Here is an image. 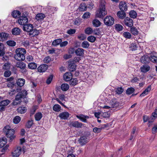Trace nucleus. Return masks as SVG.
<instances>
[{
  "label": "nucleus",
  "instance_id": "obj_62",
  "mask_svg": "<svg viewBox=\"0 0 157 157\" xmlns=\"http://www.w3.org/2000/svg\"><path fill=\"white\" fill-rule=\"evenodd\" d=\"M11 74V72L9 70H6L4 73V76L6 77H9Z\"/></svg>",
  "mask_w": 157,
  "mask_h": 157
},
{
  "label": "nucleus",
  "instance_id": "obj_17",
  "mask_svg": "<svg viewBox=\"0 0 157 157\" xmlns=\"http://www.w3.org/2000/svg\"><path fill=\"white\" fill-rule=\"evenodd\" d=\"M48 68V66L46 64H42L40 65L37 68L38 71L40 72H45Z\"/></svg>",
  "mask_w": 157,
  "mask_h": 157
},
{
  "label": "nucleus",
  "instance_id": "obj_35",
  "mask_svg": "<svg viewBox=\"0 0 157 157\" xmlns=\"http://www.w3.org/2000/svg\"><path fill=\"white\" fill-rule=\"evenodd\" d=\"M149 59V57L146 56H144L141 57L140 60L142 63H146L148 62Z\"/></svg>",
  "mask_w": 157,
  "mask_h": 157
},
{
  "label": "nucleus",
  "instance_id": "obj_8",
  "mask_svg": "<svg viewBox=\"0 0 157 157\" xmlns=\"http://www.w3.org/2000/svg\"><path fill=\"white\" fill-rule=\"evenodd\" d=\"M157 117V107L156 108L154 112L152 114V116L149 118L148 122V126L150 127L154 121Z\"/></svg>",
  "mask_w": 157,
  "mask_h": 157
},
{
  "label": "nucleus",
  "instance_id": "obj_36",
  "mask_svg": "<svg viewBox=\"0 0 157 157\" xmlns=\"http://www.w3.org/2000/svg\"><path fill=\"white\" fill-rule=\"evenodd\" d=\"M17 111L21 114L24 113L26 111V108L25 107H20L17 109Z\"/></svg>",
  "mask_w": 157,
  "mask_h": 157
},
{
  "label": "nucleus",
  "instance_id": "obj_15",
  "mask_svg": "<svg viewBox=\"0 0 157 157\" xmlns=\"http://www.w3.org/2000/svg\"><path fill=\"white\" fill-rule=\"evenodd\" d=\"M59 98H57L55 99L56 100L62 105L64 107H65V105L60 101V100H61L62 101H63L65 100V95L63 94H60L59 96Z\"/></svg>",
  "mask_w": 157,
  "mask_h": 157
},
{
  "label": "nucleus",
  "instance_id": "obj_9",
  "mask_svg": "<svg viewBox=\"0 0 157 157\" xmlns=\"http://www.w3.org/2000/svg\"><path fill=\"white\" fill-rule=\"evenodd\" d=\"M124 22L126 26L131 27L133 25V21L130 17H127L124 18Z\"/></svg>",
  "mask_w": 157,
  "mask_h": 157
},
{
  "label": "nucleus",
  "instance_id": "obj_28",
  "mask_svg": "<svg viewBox=\"0 0 157 157\" xmlns=\"http://www.w3.org/2000/svg\"><path fill=\"white\" fill-rule=\"evenodd\" d=\"M92 24L94 27H97L100 26L101 22L98 20L95 19L93 20Z\"/></svg>",
  "mask_w": 157,
  "mask_h": 157
},
{
  "label": "nucleus",
  "instance_id": "obj_56",
  "mask_svg": "<svg viewBox=\"0 0 157 157\" xmlns=\"http://www.w3.org/2000/svg\"><path fill=\"white\" fill-rule=\"evenodd\" d=\"M96 39V37L93 36H90L87 38V40L91 43L94 42Z\"/></svg>",
  "mask_w": 157,
  "mask_h": 157
},
{
  "label": "nucleus",
  "instance_id": "obj_22",
  "mask_svg": "<svg viewBox=\"0 0 157 157\" xmlns=\"http://www.w3.org/2000/svg\"><path fill=\"white\" fill-rule=\"evenodd\" d=\"M9 34L5 33H0V41H3L7 39Z\"/></svg>",
  "mask_w": 157,
  "mask_h": 157
},
{
  "label": "nucleus",
  "instance_id": "obj_63",
  "mask_svg": "<svg viewBox=\"0 0 157 157\" xmlns=\"http://www.w3.org/2000/svg\"><path fill=\"white\" fill-rule=\"evenodd\" d=\"M130 48L131 50L132 51L135 50L136 49V44L134 43H132L131 44Z\"/></svg>",
  "mask_w": 157,
  "mask_h": 157
},
{
  "label": "nucleus",
  "instance_id": "obj_27",
  "mask_svg": "<svg viewBox=\"0 0 157 157\" xmlns=\"http://www.w3.org/2000/svg\"><path fill=\"white\" fill-rule=\"evenodd\" d=\"M110 114L111 112L109 111L102 112L101 114V117L104 118H109L110 116Z\"/></svg>",
  "mask_w": 157,
  "mask_h": 157
},
{
  "label": "nucleus",
  "instance_id": "obj_37",
  "mask_svg": "<svg viewBox=\"0 0 157 157\" xmlns=\"http://www.w3.org/2000/svg\"><path fill=\"white\" fill-rule=\"evenodd\" d=\"M42 117V115L40 112L37 113L35 115V119L36 121H40Z\"/></svg>",
  "mask_w": 157,
  "mask_h": 157
},
{
  "label": "nucleus",
  "instance_id": "obj_45",
  "mask_svg": "<svg viewBox=\"0 0 157 157\" xmlns=\"http://www.w3.org/2000/svg\"><path fill=\"white\" fill-rule=\"evenodd\" d=\"M6 139H2L0 140V147H3L6 143Z\"/></svg>",
  "mask_w": 157,
  "mask_h": 157
},
{
  "label": "nucleus",
  "instance_id": "obj_32",
  "mask_svg": "<svg viewBox=\"0 0 157 157\" xmlns=\"http://www.w3.org/2000/svg\"><path fill=\"white\" fill-rule=\"evenodd\" d=\"M62 42V40L61 39L55 40L52 42V45L54 46H56L60 44Z\"/></svg>",
  "mask_w": 157,
  "mask_h": 157
},
{
  "label": "nucleus",
  "instance_id": "obj_20",
  "mask_svg": "<svg viewBox=\"0 0 157 157\" xmlns=\"http://www.w3.org/2000/svg\"><path fill=\"white\" fill-rule=\"evenodd\" d=\"M119 7L120 10H127V5L124 1H121L120 3Z\"/></svg>",
  "mask_w": 157,
  "mask_h": 157
},
{
  "label": "nucleus",
  "instance_id": "obj_1",
  "mask_svg": "<svg viewBox=\"0 0 157 157\" xmlns=\"http://www.w3.org/2000/svg\"><path fill=\"white\" fill-rule=\"evenodd\" d=\"M33 25L30 24H25L23 26V29L24 31L28 32L29 35L32 36L38 35L40 33V31L36 29H33Z\"/></svg>",
  "mask_w": 157,
  "mask_h": 157
},
{
  "label": "nucleus",
  "instance_id": "obj_64",
  "mask_svg": "<svg viewBox=\"0 0 157 157\" xmlns=\"http://www.w3.org/2000/svg\"><path fill=\"white\" fill-rule=\"evenodd\" d=\"M152 132L153 134H155L157 132V124H155L152 129Z\"/></svg>",
  "mask_w": 157,
  "mask_h": 157
},
{
  "label": "nucleus",
  "instance_id": "obj_19",
  "mask_svg": "<svg viewBox=\"0 0 157 157\" xmlns=\"http://www.w3.org/2000/svg\"><path fill=\"white\" fill-rule=\"evenodd\" d=\"M69 116V113L67 112H65L60 113L59 116L61 119L66 120L67 119Z\"/></svg>",
  "mask_w": 157,
  "mask_h": 157
},
{
  "label": "nucleus",
  "instance_id": "obj_57",
  "mask_svg": "<svg viewBox=\"0 0 157 157\" xmlns=\"http://www.w3.org/2000/svg\"><path fill=\"white\" fill-rule=\"evenodd\" d=\"M124 91V89L122 87H118L116 90V92L118 94H121Z\"/></svg>",
  "mask_w": 157,
  "mask_h": 157
},
{
  "label": "nucleus",
  "instance_id": "obj_55",
  "mask_svg": "<svg viewBox=\"0 0 157 157\" xmlns=\"http://www.w3.org/2000/svg\"><path fill=\"white\" fill-rule=\"evenodd\" d=\"M84 115H81L80 116L77 115L76 117L80 119L82 121L84 122H87V120L86 119L83 117Z\"/></svg>",
  "mask_w": 157,
  "mask_h": 157
},
{
  "label": "nucleus",
  "instance_id": "obj_38",
  "mask_svg": "<svg viewBox=\"0 0 157 157\" xmlns=\"http://www.w3.org/2000/svg\"><path fill=\"white\" fill-rule=\"evenodd\" d=\"M130 17L133 18H136L137 16V14L135 10H131L129 12Z\"/></svg>",
  "mask_w": 157,
  "mask_h": 157
},
{
  "label": "nucleus",
  "instance_id": "obj_21",
  "mask_svg": "<svg viewBox=\"0 0 157 157\" xmlns=\"http://www.w3.org/2000/svg\"><path fill=\"white\" fill-rule=\"evenodd\" d=\"M84 50L81 48H78L76 49L75 54L77 56H81L84 54Z\"/></svg>",
  "mask_w": 157,
  "mask_h": 157
},
{
  "label": "nucleus",
  "instance_id": "obj_58",
  "mask_svg": "<svg viewBox=\"0 0 157 157\" xmlns=\"http://www.w3.org/2000/svg\"><path fill=\"white\" fill-rule=\"evenodd\" d=\"M93 32L92 29L90 27L87 28L85 30L86 33L88 34H91Z\"/></svg>",
  "mask_w": 157,
  "mask_h": 157
},
{
  "label": "nucleus",
  "instance_id": "obj_25",
  "mask_svg": "<svg viewBox=\"0 0 157 157\" xmlns=\"http://www.w3.org/2000/svg\"><path fill=\"white\" fill-rule=\"evenodd\" d=\"M21 31L20 29L17 27H15L12 30V33L13 35H17L20 34Z\"/></svg>",
  "mask_w": 157,
  "mask_h": 157
},
{
  "label": "nucleus",
  "instance_id": "obj_48",
  "mask_svg": "<svg viewBox=\"0 0 157 157\" xmlns=\"http://www.w3.org/2000/svg\"><path fill=\"white\" fill-rule=\"evenodd\" d=\"M21 119V117L19 116H16L14 118L13 122L15 124H17L20 122Z\"/></svg>",
  "mask_w": 157,
  "mask_h": 157
},
{
  "label": "nucleus",
  "instance_id": "obj_14",
  "mask_svg": "<svg viewBox=\"0 0 157 157\" xmlns=\"http://www.w3.org/2000/svg\"><path fill=\"white\" fill-rule=\"evenodd\" d=\"M72 74L71 72H66L63 75V78L66 81H69L72 78Z\"/></svg>",
  "mask_w": 157,
  "mask_h": 157
},
{
  "label": "nucleus",
  "instance_id": "obj_31",
  "mask_svg": "<svg viewBox=\"0 0 157 157\" xmlns=\"http://www.w3.org/2000/svg\"><path fill=\"white\" fill-rule=\"evenodd\" d=\"M69 88V85L67 83L62 84L61 86V90L63 91H66L68 90Z\"/></svg>",
  "mask_w": 157,
  "mask_h": 157
},
{
  "label": "nucleus",
  "instance_id": "obj_44",
  "mask_svg": "<svg viewBox=\"0 0 157 157\" xmlns=\"http://www.w3.org/2000/svg\"><path fill=\"white\" fill-rule=\"evenodd\" d=\"M53 109L55 111L59 112L60 110L61 106L59 105L56 104L54 105Z\"/></svg>",
  "mask_w": 157,
  "mask_h": 157
},
{
  "label": "nucleus",
  "instance_id": "obj_7",
  "mask_svg": "<svg viewBox=\"0 0 157 157\" xmlns=\"http://www.w3.org/2000/svg\"><path fill=\"white\" fill-rule=\"evenodd\" d=\"M27 94V92L25 90H23L17 94L15 97V99L16 100L19 101L21 100V98H25Z\"/></svg>",
  "mask_w": 157,
  "mask_h": 157
},
{
  "label": "nucleus",
  "instance_id": "obj_29",
  "mask_svg": "<svg viewBox=\"0 0 157 157\" xmlns=\"http://www.w3.org/2000/svg\"><path fill=\"white\" fill-rule=\"evenodd\" d=\"M76 67L75 64L72 63H69L68 66V68L71 71H74L75 70Z\"/></svg>",
  "mask_w": 157,
  "mask_h": 157
},
{
  "label": "nucleus",
  "instance_id": "obj_2",
  "mask_svg": "<svg viewBox=\"0 0 157 157\" xmlns=\"http://www.w3.org/2000/svg\"><path fill=\"white\" fill-rule=\"evenodd\" d=\"M26 51L25 48H18L15 51L16 54L14 56V58L18 61H23L25 58V54L26 53Z\"/></svg>",
  "mask_w": 157,
  "mask_h": 157
},
{
  "label": "nucleus",
  "instance_id": "obj_60",
  "mask_svg": "<svg viewBox=\"0 0 157 157\" xmlns=\"http://www.w3.org/2000/svg\"><path fill=\"white\" fill-rule=\"evenodd\" d=\"M53 75H51L49 77H48V78L46 80V83L48 84H50L51 81H52L53 78Z\"/></svg>",
  "mask_w": 157,
  "mask_h": 157
},
{
  "label": "nucleus",
  "instance_id": "obj_30",
  "mask_svg": "<svg viewBox=\"0 0 157 157\" xmlns=\"http://www.w3.org/2000/svg\"><path fill=\"white\" fill-rule=\"evenodd\" d=\"M21 13L18 10H13L12 13V16L15 18L21 16Z\"/></svg>",
  "mask_w": 157,
  "mask_h": 157
},
{
  "label": "nucleus",
  "instance_id": "obj_42",
  "mask_svg": "<svg viewBox=\"0 0 157 157\" xmlns=\"http://www.w3.org/2000/svg\"><path fill=\"white\" fill-rule=\"evenodd\" d=\"M10 101L8 100H4L0 102V104L4 107V106L7 105L10 103Z\"/></svg>",
  "mask_w": 157,
  "mask_h": 157
},
{
  "label": "nucleus",
  "instance_id": "obj_23",
  "mask_svg": "<svg viewBox=\"0 0 157 157\" xmlns=\"http://www.w3.org/2000/svg\"><path fill=\"white\" fill-rule=\"evenodd\" d=\"M151 89V85H150L140 94V97H142L147 95L148 93L150 92Z\"/></svg>",
  "mask_w": 157,
  "mask_h": 157
},
{
  "label": "nucleus",
  "instance_id": "obj_18",
  "mask_svg": "<svg viewBox=\"0 0 157 157\" xmlns=\"http://www.w3.org/2000/svg\"><path fill=\"white\" fill-rule=\"evenodd\" d=\"M70 125L73 127L77 128H81L83 124L78 121H74L70 123Z\"/></svg>",
  "mask_w": 157,
  "mask_h": 157
},
{
  "label": "nucleus",
  "instance_id": "obj_52",
  "mask_svg": "<svg viewBox=\"0 0 157 157\" xmlns=\"http://www.w3.org/2000/svg\"><path fill=\"white\" fill-rule=\"evenodd\" d=\"M105 2L104 1H101L100 6L99 9V10H105Z\"/></svg>",
  "mask_w": 157,
  "mask_h": 157
},
{
  "label": "nucleus",
  "instance_id": "obj_24",
  "mask_svg": "<svg viewBox=\"0 0 157 157\" xmlns=\"http://www.w3.org/2000/svg\"><path fill=\"white\" fill-rule=\"evenodd\" d=\"M46 17L45 14L42 13L37 14L35 18L37 21L43 20Z\"/></svg>",
  "mask_w": 157,
  "mask_h": 157
},
{
  "label": "nucleus",
  "instance_id": "obj_12",
  "mask_svg": "<svg viewBox=\"0 0 157 157\" xmlns=\"http://www.w3.org/2000/svg\"><path fill=\"white\" fill-rule=\"evenodd\" d=\"M21 153V147H18L12 153L13 157H18Z\"/></svg>",
  "mask_w": 157,
  "mask_h": 157
},
{
  "label": "nucleus",
  "instance_id": "obj_41",
  "mask_svg": "<svg viewBox=\"0 0 157 157\" xmlns=\"http://www.w3.org/2000/svg\"><path fill=\"white\" fill-rule=\"evenodd\" d=\"M149 59L152 62L157 63V56L151 55L149 57Z\"/></svg>",
  "mask_w": 157,
  "mask_h": 157
},
{
  "label": "nucleus",
  "instance_id": "obj_6",
  "mask_svg": "<svg viewBox=\"0 0 157 157\" xmlns=\"http://www.w3.org/2000/svg\"><path fill=\"white\" fill-rule=\"evenodd\" d=\"M105 24L107 26H111L114 23V19L110 16H107L104 20Z\"/></svg>",
  "mask_w": 157,
  "mask_h": 157
},
{
  "label": "nucleus",
  "instance_id": "obj_10",
  "mask_svg": "<svg viewBox=\"0 0 157 157\" xmlns=\"http://www.w3.org/2000/svg\"><path fill=\"white\" fill-rule=\"evenodd\" d=\"M107 14L106 10H97L95 17L102 18Z\"/></svg>",
  "mask_w": 157,
  "mask_h": 157
},
{
  "label": "nucleus",
  "instance_id": "obj_13",
  "mask_svg": "<svg viewBox=\"0 0 157 157\" xmlns=\"http://www.w3.org/2000/svg\"><path fill=\"white\" fill-rule=\"evenodd\" d=\"M117 15L119 19H123L125 17L126 14L124 10H119L117 13Z\"/></svg>",
  "mask_w": 157,
  "mask_h": 157
},
{
  "label": "nucleus",
  "instance_id": "obj_5",
  "mask_svg": "<svg viewBox=\"0 0 157 157\" xmlns=\"http://www.w3.org/2000/svg\"><path fill=\"white\" fill-rule=\"evenodd\" d=\"M18 62L16 63L15 66L18 68L20 69V71L23 73H25L27 72L26 69V64L23 62Z\"/></svg>",
  "mask_w": 157,
  "mask_h": 157
},
{
  "label": "nucleus",
  "instance_id": "obj_26",
  "mask_svg": "<svg viewBox=\"0 0 157 157\" xmlns=\"http://www.w3.org/2000/svg\"><path fill=\"white\" fill-rule=\"evenodd\" d=\"M140 69L141 72H146L149 71L150 67L148 65L145 64L141 67Z\"/></svg>",
  "mask_w": 157,
  "mask_h": 157
},
{
  "label": "nucleus",
  "instance_id": "obj_43",
  "mask_svg": "<svg viewBox=\"0 0 157 157\" xmlns=\"http://www.w3.org/2000/svg\"><path fill=\"white\" fill-rule=\"evenodd\" d=\"M70 81V85L72 86H75L78 83V81L76 78H72Z\"/></svg>",
  "mask_w": 157,
  "mask_h": 157
},
{
  "label": "nucleus",
  "instance_id": "obj_11",
  "mask_svg": "<svg viewBox=\"0 0 157 157\" xmlns=\"http://www.w3.org/2000/svg\"><path fill=\"white\" fill-rule=\"evenodd\" d=\"M78 142L81 146H83L88 142L87 137L85 136L81 137L78 140Z\"/></svg>",
  "mask_w": 157,
  "mask_h": 157
},
{
  "label": "nucleus",
  "instance_id": "obj_39",
  "mask_svg": "<svg viewBox=\"0 0 157 157\" xmlns=\"http://www.w3.org/2000/svg\"><path fill=\"white\" fill-rule=\"evenodd\" d=\"M37 64L35 63H31L29 64L28 67L31 69H34L37 67Z\"/></svg>",
  "mask_w": 157,
  "mask_h": 157
},
{
  "label": "nucleus",
  "instance_id": "obj_34",
  "mask_svg": "<svg viewBox=\"0 0 157 157\" xmlns=\"http://www.w3.org/2000/svg\"><path fill=\"white\" fill-rule=\"evenodd\" d=\"M25 82V80L22 78L18 79L17 82V83L18 86L21 87L24 85Z\"/></svg>",
  "mask_w": 157,
  "mask_h": 157
},
{
  "label": "nucleus",
  "instance_id": "obj_59",
  "mask_svg": "<svg viewBox=\"0 0 157 157\" xmlns=\"http://www.w3.org/2000/svg\"><path fill=\"white\" fill-rule=\"evenodd\" d=\"M79 8L82 10H86L87 7L85 4L84 3H82L80 4Z\"/></svg>",
  "mask_w": 157,
  "mask_h": 157
},
{
  "label": "nucleus",
  "instance_id": "obj_51",
  "mask_svg": "<svg viewBox=\"0 0 157 157\" xmlns=\"http://www.w3.org/2000/svg\"><path fill=\"white\" fill-rule=\"evenodd\" d=\"M124 36L126 38L130 39L132 36L131 33L128 32H125L123 34Z\"/></svg>",
  "mask_w": 157,
  "mask_h": 157
},
{
  "label": "nucleus",
  "instance_id": "obj_50",
  "mask_svg": "<svg viewBox=\"0 0 157 157\" xmlns=\"http://www.w3.org/2000/svg\"><path fill=\"white\" fill-rule=\"evenodd\" d=\"M103 129V128L95 127L93 129V132L95 133H98L100 132Z\"/></svg>",
  "mask_w": 157,
  "mask_h": 157
},
{
  "label": "nucleus",
  "instance_id": "obj_16",
  "mask_svg": "<svg viewBox=\"0 0 157 157\" xmlns=\"http://www.w3.org/2000/svg\"><path fill=\"white\" fill-rule=\"evenodd\" d=\"M111 107L113 108H116L119 105V102L115 98L112 99L110 102Z\"/></svg>",
  "mask_w": 157,
  "mask_h": 157
},
{
  "label": "nucleus",
  "instance_id": "obj_49",
  "mask_svg": "<svg viewBox=\"0 0 157 157\" xmlns=\"http://www.w3.org/2000/svg\"><path fill=\"white\" fill-rule=\"evenodd\" d=\"M6 43L8 45L11 47L14 46L16 45V42L13 40H8L7 41Z\"/></svg>",
  "mask_w": 157,
  "mask_h": 157
},
{
  "label": "nucleus",
  "instance_id": "obj_40",
  "mask_svg": "<svg viewBox=\"0 0 157 157\" xmlns=\"http://www.w3.org/2000/svg\"><path fill=\"white\" fill-rule=\"evenodd\" d=\"M89 46V43L86 41H83L81 44V46L84 48H88Z\"/></svg>",
  "mask_w": 157,
  "mask_h": 157
},
{
  "label": "nucleus",
  "instance_id": "obj_47",
  "mask_svg": "<svg viewBox=\"0 0 157 157\" xmlns=\"http://www.w3.org/2000/svg\"><path fill=\"white\" fill-rule=\"evenodd\" d=\"M10 68V65L7 63H5L3 65L2 69L3 70H8Z\"/></svg>",
  "mask_w": 157,
  "mask_h": 157
},
{
  "label": "nucleus",
  "instance_id": "obj_53",
  "mask_svg": "<svg viewBox=\"0 0 157 157\" xmlns=\"http://www.w3.org/2000/svg\"><path fill=\"white\" fill-rule=\"evenodd\" d=\"M33 121L32 120L29 121L26 124V127L29 128H30L33 124Z\"/></svg>",
  "mask_w": 157,
  "mask_h": 157
},
{
  "label": "nucleus",
  "instance_id": "obj_46",
  "mask_svg": "<svg viewBox=\"0 0 157 157\" xmlns=\"http://www.w3.org/2000/svg\"><path fill=\"white\" fill-rule=\"evenodd\" d=\"M135 91V89L132 87L128 88L126 91V93L128 95H130L132 94Z\"/></svg>",
  "mask_w": 157,
  "mask_h": 157
},
{
  "label": "nucleus",
  "instance_id": "obj_33",
  "mask_svg": "<svg viewBox=\"0 0 157 157\" xmlns=\"http://www.w3.org/2000/svg\"><path fill=\"white\" fill-rule=\"evenodd\" d=\"M131 33L134 35H137L139 33V32L137 29L135 27H132L130 29Z\"/></svg>",
  "mask_w": 157,
  "mask_h": 157
},
{
  "label": "nucleus",
  "instance_id": "obj_61",
  "mask_svg": "<svg viewBox=\"0 0 157 157\" xmlns=\"http://www.w3.org/2000/svg\"><path fill=\"white\" fill-rule=\"evenodd\" d=\"M51 60V59L49 56H47L44 58L43 60V62L44 63H48Z\"/></svg>",
  "mask_w": 157,
  "mask_h": 157
},
{
  "label": "nucleus",
  "instance_id": "obj_54",
  "mask_svg": "<svg viewBox=\"0 0 157 157\" xmlns=\"http://www.w3.org/2000/svg\"><path fill=\"white\" fill-rule=\"evenodd\" d=\"M115 27L116 30L118 31L122 30L123 28V26L120 24H117L115 25Z\"/></svg>",
  "mask_w": 157,
  "mask_h": 157
},
{
  "label": "nucleus",
  "instance_id": "obj_3",
  "mask_svg": "<svg viewBox=\"0 0 157 157\" xmlns=\"http://www.w3.org/2000/svg\"><path fill=\"white\" fill-rule=\"evenodd\" d=\"M6 132V136L7 137L10 138L9 141L11 142L15 137L14 135L15 131L9 126H6L3 129Z\"/></svg>",
  "mask_w": 157,
  "mask_h": 157
},
{
  "label": "nucleus",
  "instance_id": "obj_4",
  "mask_svg": "<svg viewBox=\"0 0 157 157\" xmlns=\"http://www.w3.org/2000/svg\"><path fill=\"white\" fill-rule=\"evenodd\" d=\"M28 15V13L26 11L23 13L22 16L20 17L18 20V21L20 25H24L25 24L28 22V20L27 17Z\"/></svg>",
  "mask_w": 157,
  "mask_h": 157
}]
</instances>
